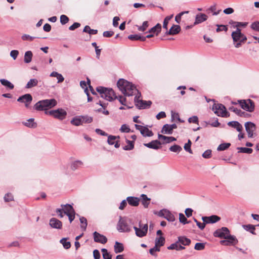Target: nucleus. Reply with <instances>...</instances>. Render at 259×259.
<instances>
[{
  "mask_svg": "<svg viewBox=\"0 0 259 259\" xmlns=\"http://www.w3.org/2000/svg\"><path fill=\"white\" fill-rule=\"evenodd\" d=\"M117 85L124 96H131L136 94V92H139L134 84L124 79H120L117 81Z\"/></svg>",
  "mask_w": 259,
  "mask_h": 259,
  "instance_id": "1",
  "label": "nucleus"
},
{
  "mask_svg": "<svg viewBox=\"0 0 259 259\" xmlns=\"http://www.w3.org/2000/svg\"><path fill=\"white\" fill-rule=\"evenodd\" d=\"M57 103L56 100L54 99L43 100L37 102L34 108L38 111L46 110L48 108H51L55 106Z\"/></svg>",
  "mask_w": 259,
  "mask_h": 259,
  "instance_id": "2",
  "label": "nucleus"
},
{
  "mask_svg": "<svg viewBox=\"0 0 259 259\" xmlns=\"http://www.w3.org/2000/svg\"><path fill=\"white\" fill-rule=\"evenodd\" d=\"M97 91L100 93L101 97L108 101H111L117 98L114 91L112 89H108L102 87L96 88Z\"/></svg>",
  "mask_w": 259,
  "mask_h": 259,
  "instance_id": "3",
  "label": "nucleus"
},
{
  "mask_svg": "<svg viewBox=\"0 0 259 259\" xmlns=\"http://www.w3.org/2000/svg\"><path fill=\"white\" fill-rule=\"evenodd\" d=\"M232 37L233 41L236 42L235 47L237 48L241 47L242 43H244L247 37L241 32L240 28L236 29V30L232 33Z\"/></svg>",
  "mask_w": 259,
  "mask_h": 259,
  "instance_id": "4",
  "label": "nucleus"
},
{
  "mask_svg": "<svg viewBox=\"0 0 259 259\" xmlns=\"http://www.w3.org/2000/svg\"><path fill=\"white\" fill-rule=\"evenodd\" d=\"M212 110L219 116L227 117L230 116L225 106L221 104H214L212 106Z\"/></svg>",
  "mask_w": 259,
  "mask_h": 259,
  "instance_id": "5",
  "label": "nucleus"
},
{
  "mask_svg": "<svg viewBox=\"0 0 259 259\" xmlns=\"http://www.w3.org/2000/svg\"><path fill=\"white\" fill-rule=\"evenodd\" d=\"M61 208H57L56 212L60 218H62L64 216L63 213L67 215L75 211L73 207L69 204H62Z\"/></svg>",
  "mask_w": 259,
  "mask_h": 259,
  "instance_id": "6",
  "label": "nucleus"
},
{
  "mask_svg": "<svg viewBox=\"0 0 259 259\" xmlns=\"http://www.w3.org/2000/svg\"><path fill=\"white\" fill-rule=\"evenodd\" d=\"M238 102L243 109L250 112L254 111V103L252 100L250 99H248L247 100H239L238 101Z\"/></svg>",
  "mask_w": 259,
  "mask_h": 259,
  "instance_id": "7",
  "label": "nucleus"
},
{
  "mask_svg": "<svg viewBox=\"0 0 259 259\" xmlns=\"http://www.w3.org/2000/svg\"><path fill=\"white\" fill-rule=\"evenodd\" d=\"M49 113L54 117L60 120L65 119L67 115L66 111L62 108L50 111Z\"/></svg>",
  "mask_w": 259,
  "mask_h": 259,
  "instance_id": "8",
  "label": "nucleus"
},
{
  "mask_svg": "<svg viewBox=\"0 0 259 259\" xmlns=\"http://www.w3.org/2000/svg\"><path fill=\"white\" fill-rule=\"evenodd\" d=\"M148 227L147 224L143 225L140 222L139 223V227H134V229L135 230V233L137 236L143 237L146 235L148 231Z\"/></svg>",
  "mask_w": 259,
  "mask_h": 259,
  "instance_id": "9",
  "label": "nucleus"
},
{
  "mask_svg": "<svg viewBox=\"0 0 259 259\" xmlns=\"http://www.w3.org/2000/svg\"><path fill=\"white\" fill-rule=\"evenodd\" d=\"M139 97L136 96L135 98V105L139 109H145L149 108L152 104V102L150 101H144L142 100H139Z\"/></svg>",
  "mask_w": 259,
  "mask_h": 259,
  "instance_id": "10",
  "label": "nucleus"
},
{
  "mask_svg": "<svg viewBox=\"0 0 259 259\" xmlns=\"http://www.w3.org/2000/svg\"><path fill=\"white\" fill-rule=\"evenodd\" d=\"M158 215L164 218L167 221L170 222H174L176 220L174 215L169 210L165 209L161 210L158 212Z\"/></svg>",
  "mask_w": 259,
  "mask_h": 259,
  "instance_id": "11",
  "label": "nucleus"
},
{
  "mask_svg": "<svg viewBox=\"0 0 259 259\" xmlns=\"http://www.w3.org/2000/svg\"><path fill=\"white\" fill-rule=\"evenodd\" d=\"M229 234V230L227 227H222L216 230L213 235L216 237L226 239Z\"/></svg>",
  "mask_w": 259,
  "mask_h": 259,
  "instance_id": "12",
  "label": "nucleus"
},
{
  "mask_svg": "<svg viewBox=\"0 0 259 259\" xmlns=\"http://www.w3.org/2000/svg\"><path fill=\"white\" fill-rule=\"evenodd\" d=\"M117 228L119 231L121 232H130L131 231V229L125 221L122 218L120 219L117 224Z\"/></svg>",
  "mask_w": 259,
  "mask_h": 259,
  "instance_id": "13",
  "label": "nucleus"
},
{
  "mask_svg": "<svg viewBox=\"0 0 259 259\" xmlns=\"http://www.w3.org/2000/svg\"><path fill=\"white\" fill-rule=\"evenodd\" d=\"M32 100V97L31 95L29 94H26L24 95L20 96L17 99V101L19 102L24 103L25 107L26 108H29V105L30 104L31 101Z\"/></svg>",
  "mask_w": 259,
  "mask_h": 259,
  "instance_id": "14",
  "label": "nucleus"
},
{
  "mask_svg": "<svg viewBox=\"0 0 259 259\" xmlns=\"http://www.w3.org/2000/svg\"><path fill=\"white\" fill-rule=\"evenodd\" d=\"M245 127L248 134V137L252 138L254 132L256 130L255 124L251 122H247L245 123Z\"/></svg>",
  "mask_w": 259,
  "mask_h": 259,
  "instance_id": "15",
  "label": "nucleus"
},
{
  "mask_svg": "<svg viewBox=\"0 0 259 259\" xmlns=\"http://www.w3.org/2000/svg\"><path fill=\"white\" fill-rule=\"evenodd\" d=\"M226 239V240L221 241V244L224 245H235L238 242V240L236 238L230 234L228 235Z\"/></svg>",
  "mask_w": 259,
  "mask_h": 259,
  "instance_id": "16",
  "label": "nucleus"
},
{
  "mask_svg": "<svg viewBox=\"0 0 259 259\" xmlns=\"http://www.w3.org/2000/svg\"><path fill=\"white\" fill-rule=\"evenodd\" d=\"M94 241L96 242L100 243L102 244H105L107 242V238L97 232H95L93 233Z\"/></svg>",
  "mask_w": 259,
  "mask_h": 259,
  "instance_id": "17",
  "label": "nucleus"
},
{
  "mask_svg": "<svg viewBox=\"0 0 259 259\" xmlns=\"http://www.w3.org/2000/svg\"><path fill=\"white\" fill-rule=\"evenodd\" d=\"M221 218L215 215H212L210 217H203L202 220L206 224L214 223L220 221Z\"/></svg>",
  "mask_w": 259,
  "mask_h": 259,
  "instance_id": "18",
  "label": "nucleus"
},
{
  "mask_svg": "<svg viewBox=\"0 0 259 259\" xmlns=\"http://www.w3.org/2000/svg\"><path fill=\"white\" fill-rule=\"evenodd\" d=\"M153 37V35L152 34H148L146 37L141 36L138 34H132L128 36V38L131 40H140L142 41H144L146 40V38H151Z\"/></svg>",
  "mask_w": 259,
  "mask_h": 259,
  "instance_id": "19",
  "label": "nucleus"
},
{
  "mask_svg": "<svg viewBox=\"0 0 259 259\" xmlns=\"http://www.w3.org/2000/svg\"><path fill=\"white\" fill-rule=\"evenodd\" d=\"M161 144V143L160 141L156 140L152 141L150 143L144 144V145L149 148L158 149L160 148Z\"/></svg>",
  "mask_w": 259,
  "mask_h": 259,
  "instance_id": "20",
  "label": "nucleus"
},
{
  "mask_svg": "<svg viewBox=\"0 0 259 259\" xmlns=\"http://www.w3.org/2000/svg\"><path fill=\"white\" fill-rule=\"evenodd\" d=\"M50 225L53 228L60 229L62 227V223L59 220L53 218L50 220Z\"/></svg>",
  "mask_w": 259,
  "mask_h": 259,
  "instance_id": "21",
  "label": "nucleus"
},
{
  "mask_svg": "<svg viewBox=\"0 0 259 259\" xmlns=\"http://www.w3.org/2000/svg\"><path fill=\"white\" fill-rule=\"evenodd\" d=\"M207 16L203 13H199L196 16L195 21L194 25H197L201 23L207 19Z\"/></svg>",
  "mask_w": 259,
  "mask_h": 259,
  "instance_id": "22",
  "label": "nucleus"
},
{
  "mask_svg": "<svg viewBox=\"0 0 259 259\" xmlns=\"http://www.w3.org/2000/svg\"><path fill=\"white\" fill-rule=\"evenodd\" d=\"M180 31L181 27L179 25H173L169 31H167L165 33L166 35H174L178 34Z\"/></svg>",
  "mask_w": 259,
  "mask_h": 259,
  "instance_id": "23",
  "label": "nucleus"
},
{
  "mask_svg": "<svg viewBox=\"0 0 259 259\" xmlns=\"http://www.w3.org/2000/svg\"><path fill=\"white\" fill-rule=\"evenodd\" d=\"M228 125L234 128H236V130L239 132H241L243 130L242 125L236 121H230L228 123Z\"/></svg>",
  "mask_w": 259,
  "mask_h": 259,
  "instance_id": "24",
  "label": "nucleus"
},
{
  "mask_svg": "<svg viewBox=\"0 0 259 259\" xmlns=\"http://www.w3.org/2000/svg\"><path fill=\"white\" fill-rule=\"evenodd\" d=\"M161 25L160 24H157L154 27H152L149 30V34H152L154 35L155 34L156 35H158L159 33L161 31Z\"/></svg>",
  "mask_w": 259,
  "mask_h": 259,
  "instance_id": "25",
  "label": "nucleus"
},
{
  "mask_svg": "<svg viewBox=\"0 0 259 259\" xmlns=\"http://www.w3.org/2000/svg\"><path fill=\"white\" fill-rule=\"evenodd\" d=\"M126 200L128 204L133 206H137L139 204L140 199L135 197H128Z\"/></svg>",
  "mask_w": 259,
  "mask_h": 259,
  "instance_id": "26",
  "label": "nucleus"
},
{
  "mask_svg": "<svg viewBox=\"0 0 259 259\" xmlns=\"http://www.w3.org/2000/svg\"><path fill=\"white\" fill-rule=\"evenodd\" d=\"M116 138H119V137H116L114 136H109L108 138V143L109 145H114V147L116 148L119 147L120 144L118 143L117 141L115 142V140Z\"/></svg>",
  "mask_w": 259,
  "mask_h": 259,
  "instance_id": "27",
  "label": "nucleus"
},
{
  "mask_svg": "<svg viewBox=\"0 0 259 259\" xmlns=\"http://www.w3.org/2000/svg\"><path fill=\"white\" fill-rule=\"evenodd\" d=\"M114 252L118 253L122 252L124 250V247L122 243L116 241L114 246Z\"/></svg>",
  "mask_w": 259,
  "mask_h": 259,
  "instance_id": "28",
  "label": "nucleus"
},
{
  "mask_svg": "<svg viewBox=\"0 0 259 259\" xmlns=\"http://www.w3.org/2000/svg\"><path fill=\"white\" fill-rule=\"evenodd\" d=\"M141 197L142 204L144 205V207L147 208L150 204V199L148 198L145 194H142Z\"/></svg>",
  "mask_w": 259,
  "mask_h": 259,
  "instance_id": "29",
  "label": "nucleus"
},
{
  "mask_svg": "<svg viewBox=\"0 0 259 259\" xmlns=\"http://www.w3.org/2000/svg\"><path fill=\"white\" fill-rule=\"evenodd\" d=\"M178 241L183 245H188L191 242V240L185 236L179 237L178 238Z\"/></svg>",
  "mask_w": 259,
  "mask_h": 259,
  "instance_id": "30",
  "label": "nucleus"
},
{
  "mask_svg": "<svg viewBox=\"0 0 259 259\" xmlns=\"http://www.w3.org/2000/svg\"><path fill=\"white\" fill-rule=\"evenodd\" d=\"M141 133L144 137H151L153 135L152 132L145 126L143 127Z\"/></svg>",
  "mask_w": 259,
  "mask_h": 259,
  "instance_id": "31",
  "label": "nucleus"
},
{
  "mask_svg": "<svg viewBox=\"0 0 259 259\" xmlns=\"http://www.w3.org/2000/svg\"><path fill=\"white\" fill-rule=\"evenodd\" d=\"M161 132L164 134H171L173 131L169 124H166L163 125Z\"/></svg>",
  "mask_w": 259,
  "mask_h": 259,
  "instance_id": "32",
  "label": "nucleus"
},
{
  "mask_svg": "<svg viewBox=\"0 0 259 259\" xmlns=\"http://www.w3.org/2000/svg\"><path fill=\"white\" fill-rule=\"evenodd\" d=\"M164 243H165V238L163 237L160 236L159 237L156 238L155 245H156L160 248L161 246H162L164 245Z\"/></svg>",
  "mask_w": 259,
  "mask_h": 259,
  "instance_id": "33",
  "label": "nucleus"
},
{
  "mask_svg": "<svg viewBox=\"0 0 259 259\" xmlns=\"http://www.w3.org/2000/svg\"><path fill=\"white\" fill-rule=\"evenodd\" d=\"M38 80L35 78L31 79L27 83L25 88L26 89H30L32 87H35L37 85Z\"/></svg>",
  "mask_w": 259,
  "mask_h": 259,
  "instance_id": "34",
  "label": "nucleus"
},
{
  "mask_svg": "<svg viewBox=\"0 0 259 259\" xmlns=\"http://www.w3.org/2000/svg\"><path fill=\"white\" fill-rule=\"evenodd\" d=\"M158 138L162 144H167L170 143L169 137H166L161 134H158Z\"/></svg>",
  "mask_w": 259,
  "mask_h": 259,
  "instance_id": "35",
  "label": "nucleus"
},
{
  "mask_svg": "<svg viewBox=\"0 0 259 259\" xmlns=\"http://www.w3.org/2000/svg\"><path fill=\"white\" fill-rule=\"evenodd\" d=\"M32 56L33 54L31 51L26 52L24 55V62L26 63H30L32 60Z\"/></svg>",
  "mask_w": 259,
  "mask_h": 259,
  "instance_id": "36",
  "label": "nucleus"
},
{
  "mask_svg": "<svg viewBox=\"0 0 259 259\" xmlns=\"http://www.w3.org/2000/svg\"><path fill=\"white\" fill-rule=\"evenodd\" d=\"M70 122L72 125H74L75 126H79L80 125H82L80 116L74 117L71 120Z\"/></svg>",
  "mask_w": 259,
  "mask_h": 259,
  "instance_id": "37",
  "label": "nucleus"
},
{
  "mask_svg": "<svg viewBox=\"0 0 259 259\" xmlns=\"http://www.w3.org/2000/svg\"><path fill=\"white\" fill-rule=\"evenodd\" d=\"M83 31L84 32L88 33L90 35L92 34H96L98 33V30L96 29H92L88 25L84 27Z\"/></svg>",
  "mask_w": 259,
  "mask_h": 259,
  "instance_id": "38",
  "label": "nucleus"
},
{
  "mask_svg": "<svg viewBox=\"0 0 259 259\" xmlns=\"http://www.w3.org/2000/svg\"><path fill=\"white\" fill-rule=\"evenodd\" d=\"M83 165L82 161L77 160L72 163L71 165V168L73 170H75L79 167H80Z\"/></svg>",
  "mask_w": 259,
  "mask_h": 259,
  "instance_id": "39",
  "label": "nucleus"
},
{
  "mask_svg": "<svg viewBox=\"0 0 259 259\" xmlns=\"http://www.w3.org/2000/svg\"><path fill=\"white\" fill-rule=\"evenodd\" d=\"M0 82L3 85L7 87L10 89H13L14 88V85L8 80L5 79H1Z\"/></svg>",
  "mask_w": 259,
  "mask_h": 259,
  "instance_id": "40",
  "label": "nucleus"
},
{
  "mask_svg": "<svg viewBox=\"0 0 259 259\" xmlns=\"http://www.w3.org/2000/svg\"><path fill=\"white\" fill-rule=\"evenodd\" d=\"M82 124L83 123H90L93 121V118L88 115L80 116Z\"/></svg>",
  "mask_w": 259,
  "mask_h": 259,
  "instance_id": "41",
  "label": "nucleus"
},
{
  "mask_svg": "<svg viewBox=\"0 0 259 259\" xmlns=\"http://www.w3.org/2000/svg\"><path fill=\"white\" fill-rule=\"evenodd\" d=\"M24 125L29 127L34 128L37 126V124L34 122L33 118L28 119L27 122H25Z\"/></svg>",
  "mask_w": 259,
  "mask_h": 259,
  "instance_id": "42",
  "label": "nucleus"
},
{
  "mask_svg": "<svg viewBox=\"0 0 259 259\" xmlns=\"http://www.w3.org/2000/svg\"><path fill=\"white\" fill-rule=\"evenodd\" d=\"M243 228L246 231H249L252 234H255L254 230L255 229V226L252 225H246L243 226Z\"/></svg>",
  "mask_w": 259,
  "mask_h": 259,
  "instance_id": "43",
  "label": "nucleus"
},
{
  "mask_svg": "<svg viewBox=\"0 0 259 259\" xmlns=\"http://www.w3.org/2000/svg\"><path fill=\"white\" fill-rule=\"evenodd\" d=\"M127 145L123 147V149L125 150H131L134 148V142L128 140H126Z\"/></svg>",
  "mask_w": 259,
  "mask_h": 259,
  "instance_id": "44",
  "label": "nucleus"
},
{
  "mask_svg": "<svg viewBox=\"0 0 259 259\" xmlns=\"http://www.w3.org/2000/svg\"><path fill=\"white\" fill-rule=\"evenodd\" d=\"M80 222L81 224V228L84 231L86 230L87 227V220L83 217H80L79 219Z\"/></svg>",
  "mask_w": 259,
  "mask_h": 259,
  "instance_id": "45",
  "label": "nucleus"
},
{
  "mask_svg": "<svg viewBox=\"0 0 259 259\" xmlns=\"http://www.w3.org/2000/svg\"><path fill=\"white\" fill-rule=\"evenodd\" d=\"M237 149L239 150V152L245 153L250 154L252 152V149L251 148H245V147H238Z\"/></svg>",
  "mask_w": 259,
  "mask_h": 259,
  "instance_id": "46",
  "label": "nucleus"
},
{
  "mask_svg": "<svg viewBox=\"0 0 259 259\" xmlns=\"http://www.w3.org/2000/svg\"><path fill=\"white\" fill-rule=\"evenodd\" d=\"M229 110L240 116H242V114H244L245 113L244 112L242 111L240 109H238L234 106L230 107Z\"/></svg>",
  "mask_w": 259,
  "mask_h": 259,
  "instance_id": "47",
  "label": "nucleus"
},
{
  "mask_svg": "<svg viewBox=\"0 0 259 259\" xmlns=\"http://www.w3.org/2000/svg\"><path fill=\"white\" fill-rule=\"evenodd\" d=\"M230 143H229L221 144L218 146L217 150L218 151L225 150L228 149L230 146Z\"/></svg>",
  "mask_w": 259,
  "mask_h": 259,
  "instance_id": "48",
  "label": "nucleus"
},
{
  "mask_svg": "<svg viewBox=\"0 0 259 259\" xmlns=\"http://www.w3.org/2000/svg\"><path fill=\"white\" fill-rule=\"evenodd\" d=\"M101 251L103 253V257L104 259H111L112 255L108 252L106 249L103 248Z\"/></svg>",
  "mask_w": 259,
  "mask_h": 259,
  "instance_id": "49",
  "label": "nucleus"
},
{
  "mask_svg": "<svg viewBox=\"0 0 259 259\" xmlns=\"http://www.w3.org/2000/svg\"><path fill=\"white\" fill-rule=\"evenodd\" d=\"M149 26L148 21H144L142 26H137L138 29L140 31H145Z\"/></svg>",
  "mask_w": 259,
  "mask_h": 259,
  "instance_id": "50",
  "label": "nucleus"
},
{
  "mask_svg": "<svg viewBox=\"0 0 259 259\" xmlns=\"http://www.w3.org/2000/svg\"><path fill=\"white\" fill-rule=\"evenodd\" d=\"M179 221L181 223L183 224H186L190 223L189 221H187V218L185 217L184 214L182 213H179Z\"/></svg>",
  "mask_w": 259,
  "mask_h": 259,
  "instance_id": "51",
  "label": "nucleus"
},
{
  "mask_svg": "<svg viewBox=\"0 0 259 259\" xmlns=\"http://www.w3.org/2000/svg\"><path fill=\"white\" fill-rule=\"evenodd\" d=\"M4 199L6 202H10L14 200V196L12 193H8L5 195Z\"/></svg>",
  "mask_w": 259,
  "mask_h": 259,
  "instance_id": "52",
  "label": "nucleus"
},
{
  "mask_svg": "<svg viewBox=\"0 0 259 259\" xmlns=\"http://www.w3.org/2000/svg\"><path fill=\"white\" fill-rule=\"evenodd\" d=\"M248 24L247 22H235L234 23V27H236L237 29L240 27H245Z\"/></svg>",
  "mask_w": 259,
  "mask_h": 259,
  "instance_id": "53",
  "label": "nucleus"
},
{
  "mask_svg": "<svg viewBox=\"0 0 259 259\" xmlns=\"http://www.w3.org/2000/svg\"><path fill=\"white\" fill-rule=\"evenodd\" d=\"M182 149L181 147V146H180L179 145H175L174 146H172L169 148V150L171 151H172V152H180V151L182 150Z\"/></svg>",
  "mask_w": 259,
  "mask_h": 259,
  "instance_id": "54",
  "label": "nucleus"
},
{
  "mask_svg": "<svg viewBox=\"0 0 259 259\" xmlns=\"http://www.w3.org/2000/svg\"><path fill=\"white\" fill-rule=\"evenodd\" d=\"M69 21V18L68 17L65 15H62L60 16V22L62 25H64L68 23Z\"/></svg>",
  "mask_w": 259,
  "mask_h": 259,
  "instance_id": "55",
  "label": "nucleus"
},
{
  "mask_svg": "<svg viewBox=\"0 0 259 259\" xmlns=\"http://www.w3.org/2000/svg\"><path fill=\"white\" fill-rule=\"evenodd\" d=\"M191 142L190 140H189L188 143L185 144L184 148L186 151L189 152L190 153H192V151L191 149Z\"/></svg>",
  "mask_w": 259,
  "mask_h": 259,
  "instance_id": "56",
  "label": "nucleus"
},
{
  "mask_svg": "<svg viewBox=\"0 0 259 259\" xmlns=\"http://www.w3.org/2000/svg\"><path fill=\"white\" fill-rule=\"evenodd\" d=\"M120 131L122 133H129L131 130L127 125L124 124L121 125Z\"/></svg>",
  "mask_w": 259,
  "mask_h": 259,
  "instance_id": "57",
  "label": "nucleus"
},
{
  "mask_svg": "<svg viewBox=\"0 0 259 259\" xmlns=\"http://www.w3.org/2000/svg\"><path fill=\"white\" fill-rule=\"evenodd\" d=\"M61 243L63 244L64 247L66 249H68L71 246L70 242L66 241V240L64 238L61 240Z\"/></svg>",
  "mask_w": 259,
  "mask_h": 259,
  "instance_id": "58",
  "label": "nucleus"
},
{
  "mask_svg": "<svg viewBox=\"0 0 259 259\" xmlns=\"http://www.w3.org/2000/svg\"><path fill=\"white\" fill-rule=\"evenodd\" d=\"M205 247V245L204 243H197L195 244L194 248L197 250H202Z\"/></svg>",
  "mask_w": 259,
  "mask_h": 259,
  "instance_id": "59",
  "label": "nucleus"
},
{
  "mask_svg": "<svg viewBox=\"0 0 259 259\" xmlns=\"http://www.w3.org/2000/svg\"><path fill=\"white\" fill-rule=\"evenodd\" d=\"M218 28L217 29V32H220L221 31H227L228 30V28L227 26L224 25H217Z\"/></svg>",
  "mask_w": 259,
  "mask_h": 259,
  "instance_id": "60",
  "label": "nucleus"
},
{
  "mask_svg": "<svg viewBox=\"0 0 259 259\" xmlns=\"http://www.w3.org/2000/svg\"><path fill=\"white\" fill-rule=\"evenodd\" d=\"M188 121L189 123H194L198 124V118L196 116H193L189 118Z\"/></svg>",
  "mask_w": 259,
  "mask_h": 259,
  "instance_id": "61",
  "label": "nucleus"
},
{
  "mask_svg": "<svg viewBox=\"0 0 259 259\" xmlns=\"http://www.w3.org/2000/svg\"><path fill=\"white\" fill-rule=\"evenodd\" d=\"M251 28L255 31H259V22H253L251 25Z\"/></svg>",
  "mask_w": 259,
  "mask_h": 259,
  "instance_id": "62",
  "label": "nucleus"
},
{
  "mask_svg": "<svg viewBox=\"0 0 259 259\" xmlns=\"http://www.w3.org/2000/svg\"><path fill=\"white\" fill-rule=\"evenodd\" d=\"M34 38L35 37H32L27 34H24L22 36V39L23 40L32 41L34 39Z\"/></svg>",
  "mask_w": 259,
  "mask_h": 259,
  "instance_id": "63",
  "label": "nucleus"
},
{
  "mask_svg": "<svg viewBox=\"0 0 259 259\" xmlns=\"http://www.w3.org/2000/svg\"><path fill=\"white\" fill-rule=\"evenodd\" d=\"M211 155V151L210 150H207L203 153L202 156L204 158H209L210 157Z\"/></svg>",
  "mask_w": 259,
  "mask_h": 259,
  "instance_id": "64",
  "label": "nucleus"
}]
</instances>
